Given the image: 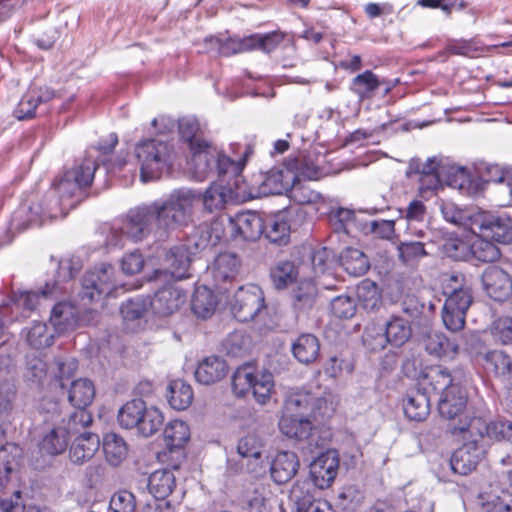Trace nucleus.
<instances>
[{
	"label": "nucleus",
	"mask_w": 512,
	"mask_h": 512,
	"mask_svg": "<svg viewBox=\"0 0 512 512\" xmlns=\"http://www.w3.org/2000/svg\"><path fill=\"white\" fill-rule=\"evenodd\" d=\"M216 306L217 299L210 288L206 285L196 287L191 299V309L195 315L203 319L209 318Z\"/></svg>",
	"instance_id": "obj_41"
},
{
	"label": "nucleus",
	"mask_w": 512,
	"mask_h": 512,
	"mask_svg": "<svg viewBox=\"0 0 512 512\" xmlns=\"http://www.w3.org/2000/svg\"><path fill=\"white\" fill-rule=\"evenodd\" d=\"M339 263L351 276L360 277L370 268L367 256L361 250L353 247H346L339 255Z\"/></svg>",
	"instance_id": "obj_39"
},
{
	"label": "nucleus",
	"mask_w": 512,
	"mask_h": 512,
	"mask_svg": "<svg viewBox=\"0 0 512 512\" xmlns=\"http://www.w3.org/2000/svg\"><path fill=\"white\" fill-rule=\"evenodd\" d=\"M189 152L190 169L198 181L214 173V160L218 155V148L211 141H201L199 147H192Z\"/></svg>",
	"instance_id": "obj_17"
},
{
	"label": "nucleus",
	"mask_w": 512,
	"mask_h": 512,
	"mask_svg": "<svg viewBox=\"0 0 512 512\" xmlns=\"http://www.w3.org/2000/svg\"><path fill=\"white\" fill-rule=\"evenodd\" d=\"M55 92L48 87H34L27 90L13 110V116L20 121L36 117L37 108L51 101Z\"/></svg>",
	"instance_id": "obj_18"
},
{
	"label": "nucleus",
	"mask_w": 512,
	"mask_h": 512,
	"mask_svg": "<svg viewBox=\"0 0 512 512\" xmlns=\"http://www.w3.org/2000/svg\"><path fill=\"white\" fill-rule=\"evenodd\" d=\"M298 276V269L291 261H280L271 272L274 285L281 289L293 283Z\"/></svg>",
	"instance_id": "obj_53"
},
{
	"label": "nucleus",
	"mask_w": 512,
	"mask_h": 512,
	"mask_svg": "<svg viewBox=\"0 0 512 512\" xmlns=\"http://www.w3.org/2000/svg\"><path fill=\"white\" fill-rule=\"evenodd\" d=\"M364 229L377 238L390 240L395 235V221L384 219L369 221Z\"/></svg>",
	"instance_id": "obj_64"
},
{
	"label": "nucleus",
	"mask_w": 512,
	"mask_h": 512,
	"mask_svg": "<svg viewBox=\"0 0 512 512\" xmlns=\"http://www.w3.org/2000/svg\"><path fill=\"white\" fill-rule=\"evenodd\" d=\"M79 204L80 202L55 176L45 192H30L22 203V207L27 210L31 221H37L42 218L65 217Z\"/></svg>",
	"instance_id": "obj_3"
},
{
	"label": "nucleus",
	"mask_w": 512,
	"mask_h": 512,
	"mask_svg": "<svg viewBox=\"0 0 512 512\" xmlns=\"http://www.w3.org/2000/svg\"><path fill=\"white\" fill-rule=\"evenodd\" d=\"M241 269V260L235 253L222 252L219 253L211 267L210 272L218 287L226 282L233 281L239 274Z\"/></svg>",
	"instance_id": "obj_22"
},
{
	"label": "nucleus",
	"mask_w": 512,
	"mask_h": 512,
	"mask_svg": "<svg viewBox=\"0 0 512 512\" xmlns=\"http://www.w3.org/2000/svg\"><path fill=\"white\" fill-rule=\"evenodd\" d=\"M320 170L316 166H305L299 169L298 174L293 178L289 189V197L300 205L317 203L321 200V194L314 191L303 179L317 180Z\"/></svg>",
	"instance_id": "obj_14"
},
{
	"label": "nucleus",
	"mask_w": 512,
	"mask_h": 512,
	"mask_svg": "<svg viewBox=\"0 0 512 512\" xmlns=\"http://www.w3.org/2000/svg\"><path fill=\"white\" fill-rule=\"evenodd\" d=\"M27 343L34 349L50 347L54 342L53 335L45 323H35L27 332Z\"/></svg>",
	"instance_id": "obj_57"
},
{
	"label": "nucleus",
	"mask_w": 512,
	"mask_h": 512,
	"mask_svg": "<svg viewBox=\"0 0 512 512\" xmlns=\"http://www.w3.org/2000/svg\"><path fill=\"white\" fill-rule=\"evenodd\" d=\"M486 372L501 381H509L512 376V358L504 350L493 349L483 355Z\"/></svg>",
	"instance_id": "obj_27"
},
{
	"label": "nucleus",
	"mask_w": 512,
	"mask_h": 512,
	"mask_svg": "<svg viewBox=\"0 0 512 512\" xmlns=\"http://www.w3.org/2000/svg\"><path fill=\"white\" fill-rule=\"evenodd\" d=\"M163 439L165 445L185 449L190 440V428L184 421L172 420L164 429Z\"/></svg>",
	"instance_id": "obj_48"
},
{
	"label": "nucleus",
	"mask_w": 512,
	"mask_h": 512,
	"mask_svg": "<svg viewBox=\"0 0 512 512\" xmlns=\"http://www.w3.org/2000/svg\"><path fill=\"white\" fill-rule=\"evenodd\" d=\"M192 195L195 196L193 205L196 201L202 200L204 209L209 212L213 213L215 211L222 210L227 201L228 198L231 195V189L226 187L225 185L219 184V183H212L203 193L202 196L196 195L192 193L191 191H188Z\"/></svg>",
	"instance_id": "obj_36"
},
{
	"label": "nucleus",
	"mask_w": 512,
	"mask_h": 512,
	"mask_svg": "<svg viewBox=\"0 0 512 512\" xmlns=\"http://www.w3.org/2000/svg\"><path fill=\"white\" fill-rule=\"evenodd\" d=\"M379 76L372 70H365L351 79L349 90L360 101L371 100L378 91Z\"/></svg>",
	"instance_id": "obj_37"
},
{
	"label": "nucleus",
	"mask_w": 512,
	"mask_h": 512,
	"mask_svg": "<svg viewBox=\"0 0 512 512\" xmlns=\"http://www.w3.org/2000/svg\"><path fill=\"white\" fill-rule=\"evenodd\" d=\"M449 370L441 365L426 366L419 374L418 385L428 395H441L455 386Z\"/></svg>",
	"instance_id": "obj_15"
},
{
	"label": "nucleus",
	"mask_w": 512,
	"mask_h": 512,
	"mask_svg": "<svg viewBox=\"0 0 512 512\" xmlns=\"http://www.w3.org/2000/svg\"><path fill=\"white\" fill-rule=\"evenodd\" d=\"M192 254L193 252L187 244H180L170 248L165 257L166 270L164 272L157 271V273L160 275L170 274L175 280L187 277Z\"/></svg>",
	"instance_id": "obj_23"
},
{
	"label": "nucleus",
	"mask_w": 512,
	"mask_h": 512,
	"mask_svg": "<svg viewBox=\"0 0 512 512\" xmlns=\"http://www.w3.org/2000/svg\"><path fill=\"white\" fill-rule=\"evenodd\" d=\"M109 512H135L136 500L133 493L128 490H120L111 497Z\"/></svg>",
	"instance_id": "obj_61"
},
{
	"label": "nucleus",
	"mask_w": 512,
	"mask_h": 512,
	"mask_svg": "<svg viewBox=\"0 0 512 512\" xmlns=\"http://www.w3.org/2000/svg\"><path fill=\"white\" fill-rule=\"evenodd\" d=\"M299 465L296 453L291 451L279 452L270 465L271 478L277 484H285L296 475Z\"/></svg>",
	"instance_id": "obj_26"
},
{
	"label": "nucleus",
	"mask_w": 512,
	"mask_h": 512,
	"mask_svg": "<svg viewBox=\"0 0 512 512\" xmlns=\"http://www.w3.org/2000/svg\"><path fill=\"white\" fill-rule=\"evenodd\" d=\"M443 252L457 261L469 259L471 252V243H468L460 237H449L443 244Z\"/></svg>",
	"instance_id": "obj_58"
},
{
	"label": "nucleus",
	"mask_w": 512,
	"mask_h": 512,
	"mask_svg": "<svg viewBox=\"0 0 512 512\" xmlns=\"http://www.w3.org/2000/svg\"><path fill=\"white\" fill-rule=\"evenodd\" d=\"M295 502V512H335L332 504L320 497H315L310 491H304L298 484L292 489Z\"/></svg>",
	"instance_id": "obj_33"
},
{
	"label": "nucleus",
	"mask_w": 512,
	"mask_h": 512,
	"mask_svg": "<svg viewBox=\"0 0 512 512\" xmlns=\"http://www.w3.org/2000/svg\"><path fill=\"white\" fill-rule=\"evenodd\" d=\"M281 413L329 420L333 409L324 397L305 390H293L286 394Z\"/></svg>",
	"instance_id": "obj_7"
},
{
	"label": "nucleus",
	"mask_w": 512,
	"mask_h": 512,
	"mask_svg": "<svg viewBox=\"0 0 512 512\" xmlns=\"http://www.w3.org/2000/svg\"><path fill=\"white\" fill-rule=\"evenodd\" d=\"M157 460L160 464L164 465V469L179 470L181 465L186 460L185 449L180 447H172L165 445L164 448L157 453Z\"/></svg>",
	"instance_id": "obj_56"
},
{
	"label": "nucleus",
	"mask_w": 512,
	"mask_h": 512,
	"mask_svg": "<svg viewBox=\"0 0 512 512\" xmlns=\"http://www.w3.org/2000/svg\"><path fill=\"white\" fill-rule=\"evenodd\" d=\"M291 350L300 363L308 365L318 358L320 342L315 335L303 333L293 342Z\"/></svg>",
	"instance_id": "obj_34"
},
{
	"label": "nucleus",
	"mask_w": 512,
	"mask_h": 512,
	"mask_svg": "<svg viewBox=\"0 0 512 512\" xmlns=\"http://www.w3.org/2000/svg\"><path fill=\"white\" fill-rule=\"evenodd\" d=\"M482 284L487 295L503 302L512 295V279L502 268L490 266L482 274Z\"/></svg>",
	"instance_id": "obj_16"
},
{
	"label": "nucleus",
	"mask_w": 512,
	"mask_h": 512,
	"mask_svg": "<svg viewBox=\"0 0 512 512\" xmlns=\"http://www.w3.org/2000/svg\"><path fill=\"white\" fill-rule=\"evenodd\" d=\"M265 308L264 293L255 284L240 287L230 302V310L240 322L253 320Z\"/></svg>",
	"instance_id": "obj_9"
},
{
	"label": "nucleus",
	"mask_w": 512,
	"mask_h": 512,
	"mask_svg": "<svg viewBox=\"0 0 512 512\" xmlns=\"http://www.w3.org/2000/svg\"><path fill=\"white\" fill-rule=\"evenodd\" d=\"M232 216H220L215 218L209 226L208 235L212 244L235 240V234L232 229Z\"/></svg>",
	"instance_id": "obj_50"
},
{
	"label": "nucleus",
	"mask_w": 512,
	"mask_h": 512,
	"mask_svg": "<svg viewBox=\"0 0 512 512\" xmlns=\"http://www.w3.org/2000/svg\"><path fill=\"white\" fill-rule=\"evenodd\" d=\"M467 395L462 387L457 384L450 386V389L440 395L438 411L448 424L462 423L467 405Z\"/></svg>",
	"instance_id": "obj_13"
},
{
	"label": "nucleus",
	"mask_w": 512,
	"mask_h": 512,
	"mask_svg": "<svg viewBox=\"0 0 512 512\" xmlns=\"http://www.w3.org/2000/svg\"><path fill=\"white\" fill-rule=\"evenodd\" d=\"M163 423V413L154 406L147 407L145 405V412L142 413L141 420L136 429L142 436L150 437L161 429Z\"/></svg>",
	"instance_id": "obj_49"
},
{
	"label": "nucleus",
	"mask_w": 512,
	"mask_h": 512,
	"mask_svg": "<svg viewBox=\"0 0 512 512\" xmlns=\"http://www.w3.org/2000/svg\"><path fill=\"white\" fill-rule=\"evenodd\" d=\"M389 345L403 346L412 336L410 322L404 317L393 315L383 325Z\"/></svg>",
	"instance_id": "obj_40"
},
{
	"label": "nucleus",
	"mask_w": 512,
	"mask_h": 512,
	"mask_svg": "<svg viewBox=\"0 0 512 512\" xmlns=\"http://www.w3.org/2000/svg\"><path fill=\"white\" fill-rule=\"evenodd\" d=\"M95 398V387L88 379H77L72 382L68 393L69 402L80 409H87Z\"/></svg>",
	"instance_id": "obj_45"
},
{
	"label": "nucleus",
	"mask_w": 512,
	"mask_h": 512,
	"mask_svg": "<svg viewBox=\"0 0 512 512\" xmlns=\"http://www.w3.org/2000/svg\"><path fill=\"white\" fill-rule=\"evenodd\" d=\"M56 288V283L53 284L46 283L45 288L40 292L28 291L21 292L18 296V303L24 309L32 311L36 309L39 304L40 297L48 298L54 294V290Z\"/></svg>",
	"instance_id": "obj_60"
},
{
	"label": "nucleus",
	"mask_w": 512,
	"mask_h": 512,
	"mask_svg": "<svg viewBox=\"0 0 512 512\" xmlns=\"http://www.w3.org/2000/svg\"><path fill=\"white\" fill-rule=\"evenodd\" d=\"M466 314L467 311L465 310L450 308L447 305H443L442 321L448 330L457 332L464 328Z\"/></svg>",
	"instance_id": "obj_62"
},
{
	"label": "nucleus",
	"mask_w": 512,
	"mask_h": 512,
	"mask_svg": "<svg viewBox=\"0 0 512 512\" xmlns=\"http://www.w3.org/2000/svg\"><path fill=\"white\" fill-rule=\"evenodd\" d=\"M425 350L438 358L454 359L459 353V343L441 332H431L425 339Z\"/></svg>",
	"instance_id": "obj_30"
},
{
	"label": "nucleus",
	"mask_w": 512,
	"mask_h": 512,
	"mask_svg": "<svg viewBox=\"0 0 512 512\" xmlns=\"http://www.w3.org/2000/svg\"><path fill=\"white\" fill-rule=\"evenodd\" d=\"M235 240L255 241L264 233L265 221L253 211H243L232 216Z\"/></svg>",
	"instance_id": "obj_20"
},
{
	"label": "nucleus",
	"mask_w": 512,
	"mask_h": 512,
	"mask_svg": "<svg viewBox=\"0 0 512 512\" xmlns=\"http://www.w3.org/2000/svg\"><path fill=\"white\" fill-rule=\"evenodd\" d=\"M327 421L281 413L278 428L280 433L288 439L305 443L309 448H323L327 444L325 436Z\"/></svg>",
	"instance_id": "obj_5"
},
{
	"label": "nucleus",
	"mask_w": 512,
	"mask_h": 512,
	"mask_svg": "<svg viewBox=\"0 0 512 512\" xmlns=\"http://www.w3.org/2000/svg\"><path fill=\"white\" fill-rule=\"evenodd\" d=\"M362 342L371 352L382 351L389 345L383 325L374 322L366 326L362 335Z\"/></svg>",
	"instance_id": "obj_51"
},
{
	"label": "nucleus",
	"mask_w": 512,
	"mask_h": 512,
	"mask_svg": "<svg viewBox=\"0 0 512 512\" xmlns=\"http://www.w3.org/2000/svg\"><path fill=\"white\" fill-rule=\"evenodd\" d=\"M112 272L113 268L109 265L103 267L97 275L92 273L90 276L85 277L83 281L82 298H87L92 302L100 298L103 294H110L113 287L109 280Z\"/></svg>",
	"instance_id": "obj_29"
},
{
	"label": "nucleus",
	"mask_w": 512,
	"mask_h": 512,
	"mask_svg": "<svg viewBox=\"0 0 512 512\" xmlns=\"http://www.w3.org/2000/svg\"><path fill=\"white\" fill-rule=\"evenodd\" d=\"M339 468V457L336 451L327 450L315 458L309 466L312 483L320 488H329L334 482Z\"/></svg>",
	"instance_id": "obj_12"
},
{
	"label": "nucleus",
	"mask_w": 512,
	"mask_h": 512,
	"mask_svg": "<svg viewBox=\"0 0 512 512\" xmlns=\"http://www.w3.org/2000/svg\"><path fill=\"white\" fill-rule=\"evenodd\" d=\"M237 147L243 148L242 155L238 160H232L218 149V155L214 160V172H216L218 176L225 175L228 172L239 175L246 166L249 158L255 152V147L252 143H246L243 147L237 144Z\"/></svg>",
	"instance_id": "obj_31"
},
{
	"label": "nucleus",
	"mask_w": 512,
	"mask_h": 512,
	"mask_svg": "<svg viewBox=\"0 0 512 512\" xmlns=\"http://www.w3.org/2000/svg\"><path fill=\"white\" fill-rule=\"evenodd\" d=\"M49 320L59 334L72 331L79 320L77 307L69 301L58 302L53 306Z\"/></svg>",
	"instance_id": "obj_28"
},
{
	"label": "nucleus",
	"mask_w": 512,
	"mask_h": 512,
	"mask_svg": "<svg viewBox=\"0 0 512 512\" xmlns=\"http://www.w3.org/2000/svg\"><path fill=\"white\" fill-rule=\"evenodd\" d=\"M294 177L288 171L271 169L265 174L260 188L264 194L280 195L289 192Z\"/></svg>",
	"instance_id": "obj_43"
},
{
	"label": "nucleus",
	"mask_w": 512,
	"mask_h": 512,
	"mask_svg": "<svg viewBox=\"0 0 512 512\" xmlns=\"http://www.w3.org/2000/svg\"><path fill=\"white\" fill-rule=\"evenodd\" d=\"M187 297V292L184 289L168 283L154 293L149 305L155 315L168 317L180 310L186 303Z\"/></svg>",
	"instance_id": "obj_11"
},
{
	"label": "nucleus",
	"mask_w": 512,
	"mask_h": 512,
	"mask_svg": "<svg viewBox=\"0 0 512 512\" xmlns=\"http://www.w3.org/2000/svg\"><path fill=\"white\" fill-rule=\"evenodd\" d=\"M167 398L172 408L175 410H185L193 402V389L184 380L175 379L168 386Z\"/></svg>",
	"instance_id": "obj_44"
},
{
	"label": "nucleus",
	"mask_w": 512,
	"mask_h": 512,
	"mask_svg": "<svg viewBox=\"0 0 512 512\" xmlns=\"http://www.w3.org/2000/svg\"><path fill=\"white\" fill-rule=\"evenodd\" d=\"M264 232L270 242L286 244L290 236V226L283 217L274 216L265 223Z\"/></svg>",
	"instance_id": "obj_52"
},
{
	"label": "nucleus",
	"mask_w": 512,
	"mask_h": 512,
	"mask_svg": "<svg viewBox=\"0 0 512 512\" xmlns=\"http://www.w3.org/2000/svg\"><path fill=\"white\" fill-rule=\"evenodd\" d=\"M97 168L96 161L91 158H84L71 169L65 170L63 174L56 177L69 193L81 203L87 196L86 189L93 183Z\"/></svg>",
	"instance_id": "obj_8"
},
{
	"label": "nucleus",
	"mask_w": 512,
	"mask_h": 512,
	"mask_svg": "<svg viewBox=\"0 0 512 512\" xmlns=\"http://www.w3.org/2000/svg\"><path fill=\"white\" fill-rule=\"evenodd\" d=\"M229 367L220 356H208L199 362L195 370V379L203 385L215 384L226 377Z\"/></svg>",
	"instance_id": "obj_24"
},
{
	"label": "nucleus",
	"mask_w": 512,
	"mask_h": 512,
	"mask_svg": "<svg viewBox=\"0 0 512 512\" xmlns=\"http://www.w3.org/2000/svg\"><path fill=\"white\" fill-rule=\"evenodd\" d=\"M93 421L92 414L87 409L76 408L69 416L65 429L69 431V437L72 434L80 433L91 425Z\"/></svg>",
	"instance_id": "obj_63"
},
{
	"label": "nucleus",
	"mask_w": 512,
	"mask_h": 512,
	"mask_svg": "<svg viewBox=\"0 0 512 512\" xmlns=\"http://www.w3.org/2000/svg\"><path fill=\"white\" fill-rule=\"evenodd\" d=\"M176 478L168 469H158L148 478V490L155 499L164 500L174 491Z\"/></svg>",
	"instance_id": "obj_38"
},
{
	"label": "nucleus",
	"mask_w": 512,
	"mask_h": 512,
	"mask_svg": "<svg viewBox=\"0 0 512 512\" xmlns=\"http://www.w3.org/2000/svg\"><path fill=\"white\" fill-rule=\"evenodd\" d=\"M492 337L503 345L512 344V318L500 316L495 319L490 327Z\"/></svg>",
	"instance_id": "obj_59"
},
{
	"label": "nucleus",
	"mask_w": 512,
	"mask_h": 512,
	"mask_svg": "<svg viewBox=\"0 0 512 512\" xmlns=\"http://www.w3.org/2000/svg\"><path fill=\"white\" fill-rule=\"evenodd\" d=\"M195 196L189 192H174L162 202L129 210L119 230L113 232L111 243L118 235L134 241L141 240L153 224L160 228L173 229L187 225L191 219Z\"/></svg>",
	"instance_id": "obj_1"
},
{
	"label": "nucleus",
	"mask_w": 512,
	"mask_h": 512,
	"mask_svg": "<svg viewBox=\"0 0 512 512\" xmlns=\"http://www.w3.org/2000/svg\"><path fill=\"white\" fill-rule=\"evenodd\" d=\"M491 422L487 423L482 417L463 416L462 423L448 424V431L453 436H461L463 440L477 441L487 436L491 439Z\"/></svg>",
	"instance_id": "obj_21"
},
{
	"label": "nucleus",
	"mask_w": 512,
	"mask_h": 512,
	"mask_svg": "<svg viewBox=\"0 0 512 512\" xmlns=\"http://www.w3.org/2000/svg\"><path fill=\"white\" fill-rule=\"evenodd\" d=\"M69 431L65 426H52L43 430L38 443L43 455L57 456L64 453L69 444Z\"/></svg>",
	"instance_id": "obj_25"
},
{
	"label": "nucleus",
	"mask_w": 512,
	"mask_h": 512,
	"mask_svg": "<svg viewBox=\"0 0 512 512\" xmlns=\"http://www.w3.org/2000/svg\"><path fill=\"white\" fill-rule=\"evenodd\" d=\"M145 402L141 399H133L126 402L118 411L117 420L125 429L137 428L142 413L145 412Z\"/></svg>",
	"instance_id": "obj_47"
},
{
	"label": "nucleus",
	"mask_w": 512,
	"mask_h": 512,
	"mask_svg": "<svg viewBox=\"0 0 512 512\" xmlns=\"http://www.w3.org/2000/svg\"><path fill=\"white\" fill-rule=\"evenodd\" d=\"M179 134L183 142L188 146V149L192 147H199L201 141H206L203 131L200 128V124L195 119H188L180 122Z\"/></svg>",
	"instance_id": "obj_55"
},
{
	"label": "nucleus",
	"mask_w": 512,
	"mask_h": 512,
	"mask_svg": "<svg viewBox=\"0 0 512 512\" xmlns=\"http://www.w3.org/2000/svg\"><path fill=\"white\" fill-rule=\"evenodd\" d=\"M405 416L415 422L424 421L430 414V395L417 390L403 400Z\"/></svg>",
	"instance_id": "obj_35"
},
{
	"label": "nucleus",
	"mask_w": 512,
	"mask_h": 512,
	"mask_svg": "<svg viewBox=\"0 0 512 512\" xmlns=\"http://www.w3.org/2000/svg\"><path fill=\"white\" fill-rule=\"evenodd\" d=\"M173 145L167 141L146 139L135 146V156L140 164L143 182L159 179L172 164Z\"/></svg>",
	"instance_id": "obj_6"
},
{
	"label": "nucleus",
	"mask_w": 512,
	"mask_h": 512,
	"mask_svg": "<svg viewBox=\"0 0 512 512\" xmlns=\"http://www.w3.org/2000/svg\"><path fill=\"white\" fill-rule=\"evenodd\" d=\"M442 213L446 220L463 226L474 235H484L499 242H512V221L507 216L483 210H461L452 204L445 205Z\"/></svg>",
	"instance_id": "obj_2"
},
{
	"label": "nucleus",
	"mask_w": 512,
	"mask_h": 512,
	"mask_svg": "<svg viewBox=\"0 0 512 512\" xmlns=\"http://www.w3.org/2000/svg\"><path fill=\"white\" fill-rule=\"evenodd\" d=\"M441 286L446 297L444 305L468 311L474 297L472 283L464 273L454 271L445 274Z\"/></svg>",
	"instance_id": "obj_10"
},
{
	"label": "nucleus",
	"mask_w": 512,
	"mask_h": 512,
	"mask_svg": "<svg viewBox=\"0 0 512 512\" xmlns=\"http://www.w3.org/2000/svg\"><path fill=\"white\" fill-rule=\"evenodd\" d=\"M476 236L477 238L471 243L470 256L483 263L497 261L501 256L500 249L494 243L497 242V240L484 235ZM498 243L500 242L498 241ZM504 243L508 244L509 242Z\"/></svg>",
	"instance_id": "obj_42"
},
{
	"label": "nucleus",
	"mask_w": 512,
	"mask_h": 512,
	"mask_svg": "<svg viewBox=\"0 0 512 512\" xmlns=\"http://www.w3.org/2000/svg\"><path fill=\"white\" fill-rule=\"evenodd\" d=\"M103 452L106 461L118 467L127 457L128 448L124 439L115 433H108L103 439Z\"/></svg>",
	"instance_id": "obj_46"
},
{
	"label": "nucleus",
	"mask_w": 512,
	"mask_h": 512,
	"mask_svg": "<svg viewBox=\"0 0 512 512\" xmlns=\"http://www.w3.org/2000/svg\"><path fill=\"white\" fill-rule=\"evenodd\" d=\"M232 393L237 398H244L252 393L260 403H267L274 388L273 375L261 371L255 362H246L236 368L231 377Z\"/></svg>",
	"instance_id": "obj_4"
},
{
	"label": "nucleus",
	"mask_w": 512,
	"mask_h": 512,
	"mask_svg": "<svg viewBox=\"0 0 512 512\" xmlns=\"http://www.w3.org/2000/svg\"><path fill=\"white\" fill-rule=\"evenodd\" d=\"M99 446L100 439L97 434L89 432L81 433L77 438H75L70 447V459L72 462L77 464L89 461L98 451Z\"/></svg>",
	"instance_id": "obj_32"
},
{
	"label": "nucleus",
	"mask_w": 512,
	"mask_h": 512,
	"mask_svg": "<svg viewBox=\"0 0 512 512\" xmlns=\"http://www.w3.org/2000/svg\"><path fill=\"white\" fill-rule=\"evenodd\" d=\"M264 443L256 434L243 436L237 445V452L243 458L258 461L261 459Z\"/></svg>",
	"instance_id": "obj_54"
},
{
	"label": "nucleus",
	"mask_w": 512,
	"mask_h": 512,
	"mask_svg": "<svg viewBox=\"0 0 512 512\" xmlns=\"http://www.w3.org/2000/svg\"><path fill=\"white\" fill-rule=\"evenodd\" d=\"M483 457L484 451L478 443L468 441L453 452L450 466L454 473L467 476L476 470Z\"/></svg>",
	"instance_id": "obj_19"
}]
</instances>
